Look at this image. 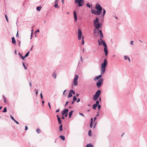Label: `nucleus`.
Returning <instances> with one entry per match:
<instances>
[{
    "label": "nucleus",
    "instance_id": "22",
    "mask_svg": "<svg viewBox=\"0 0 147 147\" xmlns=\"http://www.w3.org/2000/svg\"><path fill=\"white\" fill-rule=\"evenodd\" d=\"M72 93L71 92H70V90L68 94V96L67 97L68 98H70V97H72Z\"/></svg>",
    "mask_w": 147,
    "mask_h": 147
},
{
    "label": "nucleus",
    "instance_id": "52",
    "mask_svg": "<svg viewBox=\"0 0 147 147\" xmlns=\"http://www.w3.org/2000/svg\"><path fill=\"white\" fill-rule=\"evenodd\" d=\"M16 36L17 37H19V34L18 33V31L16 35Z\"/></svg>",
    "mask_w": 147,
    "mask_h": 147
},
{
    "label": "nucleus",
    "instance_id": "46",
    "mask_svg": "<svg viewBox=\"0 0 147 147\" xmlns=\"http://www.w3.org/2000/svg\"><path fill=\"white\" fill-rule=\"evenodd\" d=\"M3 97L4 98V101H6V100L5 97L3 95Z\"/></svg>",
    "mask_w": 147,
    "mask_h": 147
},
{
    "label": "nucleus",
    "instance_id": "27",
    "mask_svg": "<svg viewBox=\"0 0 147 147\" xmlns=\"http://www.w3.org/2000/svg\"><path fill=\"white\" fill-rule=\"evenodd\" d=\"M59 138L63 140H65V137L63 136H59Z\"/></svg>",
    "mask_w": 147,
    "mask_h": 147
},
{
    "label": "nucleus",
    "instance_id": "13",
    "mask_svg": "<svg viewBox=\"0 0 147 147\" xmlns=\"http://www.w3.org/2000/svg\"><path fill=\"white\" fill-rule=\"evenodd\" d=\"M68 109H65L63 110L62 113V116L64 115L65 114L68 113Z\"/></svg>",
    "mask_w": 147,
    "mask_h": 147
},
{
    "label": "nucleus",
    "instance_id": "1",
    "mask_svg": "<svg viewBox=\"0 0 147 147\" xmlns=\"http://www.w3.org/2000/svg\"><path fill=\"white\" fill-rule=\"evenodd\" d=\"M108 64V61L106 59H105L103 62L102 63L101 65V69L100 71L102 74H104L106 70V67Z\"/></svg>",
    "mask_w": 147,
    "mask_h": 147
},
{
    "label": "nucleus",
    "instance_id": "4",
    "mask_svg": "<svg viewBox=\"0 0 147 147\" xmlns=\"http://www.w3.org/2000/svg\"><path fill=\"white\" fill-rule=\"evenodd\" d=\"M84 2V0H75V3H78V6L81 7L83 5Z\"/></svg>",
    "mask_w": 147,
    "mask_h": 147
},
{
    "label": "nucleus",
    "instance_id": "38",
    "mask_svg": "<svg viewBox=\"0 0 147 147\" xmlns=\"http://www.w3.org/2000/svg\"><path fill=\"white\" fill-rule=\"evenodd\" d=\"M86 6L87 7H88L89 8H90L91 6V5H90L89 3H87L86 4Z\"/></svg>",
    "mask_w": 147,
    "mask_h": 147
},
{
    "label": "nucleus",
    "instance_id": "6",
    "mask_svg": "<svg viewBox=\"0 0 147 147\" xmlns=\"http://www.w3.org/2000/svg\"><path fill=\"white\" fill-rule=\"evenodd\" d=\"M78 77L79 76L78 75H76L74 79L73 83L75 86H77L78 85Z\"/></svg>",
    "mask_w": 147,
    "mask_h": 147
},
{
    "label": "nucleus",
    "instance_id": "53",
    "mask_svg": "<svg viewBox=\"0 0 147 147\" xmlns=\"http://www.w3.org/2000/svg\"><path fill=\"white\" fill-rule=\"evenodd\" d=\"M96 101H101V99L100 97H99V100H96Z\"/></svg>",
    "mask_w": 147,
    "mask_h": 147
},
{
    "label": "nucleus",
    "instance_id": "50",
    "mask_svg": "<svg viewBox=\"0 0 147 147\" xmlns=\"http://www.w3.org/2000/svg\"><path fill=\"white\" fill-rule=\"evenodd\" d=\"M96 29H95L93 31V33L94 34H95L96 33Z\"/></svg>",
    "mask_w": 147,
    "mask_h": 147
},
{
    "label": "nucleus",
    "instance_id": "5",
    "mask_svg": "<svg viewBox=\"0 0 147 147\" xmlns=\"http://www.w3.org/2000/svg\"><path fill=\"white\" fill-rule=\"evenodd\" d=\"M95 9L97 10L101 13H102V8L98 3H96V5Z\"/></svg>",
    "mask_w": 147,
    "mask_h": 147
},
{
    "label": "nucleus",
    "instance_id": "3",
    "mask_svg": "<svg viewBox=\"0 0 147 147\" xmlns=\"http://www.w3.org/2000/svg\"><path fill=\"white\" fill-rule=\"evenodd\" d=\"M103 82V78H101L98 80L96 83V86L98 88H99L102 85Z\"/></svg>",
    "mask_w": 147,
    "mask_h": 147
},
{
    "label": "nucleus",
    "instance_id": "11",
    "mask_svg": "<svg viewBox=\"0 0 147 147\" xmlns=\"http://www.w3.org/2000/svg\"><path fill=\"white\" fill-rule=\"evenodd\" d=\"M74 16V20L75 22H76L77 20V13L76 11H74L73 12Z\"/></svg>",
    "mask_w": 147,
    "mask_h": 147
},
{
    "label": "nucleus",
    "instance_id": "10",
    "mask_svg": "<svg viewBox=\"0 0 147 147\" xmlns=\"http://www.w3.org/2000/svg\"><path fill=\"white\" fill-rule=\"evenodd\" d=\"M103 74H102L101 73V72H100V74L99 76L95 77L94 78V80L95 81H96L101 78V77L102 76V75Z\"/></svg>",
    "mask_w": 147,
    "mask_h": 147
},
{
    "label": "nucleus",
    "instance_id": "7",
    "mask_svg": "<svg viewBox=\"0 0 147 147\" xmlns=\"http://www.w3.org/2000/svg\"><path fill=\"white\" fill-rule=\"evenodd\" d=\"M91 12L92 13L97 15H100L101 13L98 11L93 9H92Z\"/></svg>",
    "mask_w": 147,
    "mask_h": 147
},
{
    "label": "nucleus",
    "instance_id": "19",
    "mask_svg": "<svg viewBox=\"0 0 147 147\" xmlns=\"http://www.w3.org/2000/svg\"><path fill=\"white\" fill-rule=\"evenodd\" d=\"M12 42L13 44H16V42L14 37H11Z\"/></svg>",
    "mask_w": 147,
    "mask_h": 147
},
{
    "label": "nucleus",
    "instance_id": "2",
    "mask_svg": "<svg viewBox=\"0 0 147 147\" xmlns=\"http://www.w3.org/2000/svg\"><path fill=\"white\" fill-rule=\"evenodd\" d=\"M103 46L104 47V51L105 53V55L107 56L108 53V51L107 50V45L105 41H103Z\"/></svg>",
    "mask_w": 147,
    "mask_h": 147
},
{
    "label": "nucleus",
    "instance_id": "45",
    "mask_svg": "<svg viewBox=\"0 0 147 147\" xmlns=\"http://www.w3.org/2000/svg\"><path fill=\"white\" fill-rule=\"evenodd\" d=\"M79 114H80V115H81L83 117H84V115L82 113H79Z\"/></svg>",
    "mask_w": 147,
    "mask_h": 147
},
{
    "label": "nucleus",
    "instance_id": "35",
    "mask_svg": "<svg viewBox=\"0 0 147 147\" xmlns=\"http://www.w3.org/2000/svg\"><path fill=\"white\" fill-rule=\"evenodd\" d=\"M17 42H18V45H19L20 47V44L21 43L20 41L18 40H17Z\"/></svg>",
    "mask_w": 147,
    "mask_h": 147
},
{
    "label": "nucleus",
    "instance_id": "51",
    "mask_svg": "<svg viewBox=\"0 0 147 147\" xmlns=\"http://www.w3.org/2000/svg\"><path fill=\"white\" fill-rule=\"evenodd\" d=\"M40 31L39 29H38L36 31H35V32H39Z\"/></svg>",
    "mask_w": 147,
    "mask_h": 147
},
{
    "label": "nucleus",
    "instance_id": "15",
    "mask_svg": "<svg viewBox=\"0 0 147 147\" xmlns=\"http://www.w3.org/2000/svg\"><path fill=\"white\" fill-rule=\"evenodd\" d=\"M99 20L98 17H96L95 20H94V25L96 24V23H99Z\"/></svg>",
    "mask_w": 147,
    "mask_h": 147
},
{
    "label": "nucleus",
    "instance_id": "32",
    "mask_svg": "<svg viewBox=\"0 0 147 147\" xmlns=\"http://www.w3.org/2000/svg\"><path fill=\"white\" fill-rule=\"evenodd\" d=\"M54 7L55 8H59V6L58 4L57 3H55L54 5Z\"/></svg>",
    "mask_w": 147,
    "mask_h": 147
},
{
    "label": "nucleus",
    "instance_id": "55",
    "mask_svg": "<svg viewBox=\"0 0 147 147\" xmlns=\"http://www.w3.org/2000/svg\"><path fill=\"white\" fill-rule=\"evenodd\" d=\"M80 60L82 62V61H83V60H82V56H81L80 57Z\"/></svg>",
    "mask_w": 147,
    "mask_h": 147
},
{
    "label": "nucleus",
    "instance_id": "48",
    "mask_svg": "<svg viewBox=\"0 0 147 147\" xmlns=\"http://www.w3.org/2000/svg\"><path fill=\"white\" fill-rule=\"evenodd\" d=\"M22 60H24L25 59V58L24 57L22 56L21 57Z\"/></svg>",
    "mask_w": 147,
    "mask_h": 147
},
{
    "label": "nucleus",
    "instance_id": "62",
    "mask_svg": "<svg viewBox=\"0 0 147 147\" xmlns=\"http://www.w3.org/2000/svg\"><path fill=\"white\" fill-rule=\"evenodd\" d=\"M29 84L30 87H31L32 86L31 82H30Z\"/></svg>",
    "mask_w": 147,
    "mask_h": 147
},
{
    "label": "nucleus",
    "instance_id": "57",
    "mask_svg": "<svg viewBox=\"0 0 147 147\" xmlns=\"http://www.w3.org/2000/svg\"><path fill=\"white\" fill-rule=\"evenodd\" d=\"M40 97H41V98H42L43 97H42V93H40Z\"/></svg>",
    "mask_w": 147,
    "mask_h": 147
},
{
    "label": "nucleus",
    "instance_id": "31",
    "mask_svg": "<svg viewBox=\"0 0 147 147\" xmlns=\"http://www.w3.org/2000/svg\"><path fill=\"white\" fill-rule=\"evenodd\" d=\"M77 99L75 96H74L73 98V101H76L77 100Z\"/></svg>",
    "mask_w": 147,
    "mask_h": 147
},
{
    "label": "nucleus",
    "instance_id": "44",
    "mask_svg": "<svg viewBox=\"0 0 147 147\" xmlns=\"http://www.w3.org/2000/svg\"><path fill=\"white\" fill-rule=\"evenodd\" d=\"M97 106H98V109L99 110H100V107H101L100 105H98Z\"/></svg>",
    "mask_w": 147,
    "mask_h": 147
},
{
    "label": "nucleus",
    "instance_id": "24",
    "mask_svg": "<svg viewBox=\"0 0 147 147\" xmlns=\"http://www.w3.org/2000/svg\"><path fill=\"white\" fill-rule=\"evenodd\" d=\"M62 126V125L61 124L59 127V131H61L63 130Z\"/></svg>",
    "mask_w": 147,
    "mask_h": 147
},
{
    "label": "nucleus",
    "instance_id": "17",
    "mask_svg": "<svg viewBox=\"0 0 147 147\" xmlns=\"http://www.w3.org/2000/svg\"><path fill=\"white\" fill-rule=\"evenodd\" d=\"M101 93V91H100V90H98L95 92V94L98 96H99Z\"/></svg>",
    "mask_w": 147,
    "mask_h": 147
},
{
    "label": "nucleus",
    "instance_id": "34",
    "mask_svg": "<svg viewBox=\"0 0 147 147\" xmlns=\"http://www.w3.org/2000/svg\"><path fill=\"white\" fill-rule=\"evenodd\" d=\"M36 131L38 134L40 132V130L39 128H37L36 129Z\"/></svg>",
    "mask_w": 147,
    "mask_h": 147
},
{
    "label": "nucleus",
    "instance_id": "37",
    "mask_svg": "<svg viewBox=\"0 0 147 147\" xmlns=\"http://www.w3.org/2000/svg\"><path fill=\"white\" fill-rule=\"evenodd\" d=\"M88 135L89 136H92L91 131L90 130H89L88 132Z\"/></svg>",
    "mask_w": 147,
    "mask_h": 147
},
{
    "label": "nucleus",
    "instance_id": "21",
    "mask_svg": "<svg viewBox=\"0 0 147 147\" xmlns=\"http://www.w3.org/2000/svg\"><path fill=\"white\" fill-rule=\"evenodd\" d=\"M59 115H57V119L58 121V123L59 124H61V123L62 122L61 120V119L60 117H58Z\"/></svg>",
    "mask_w": 147,
    "mask_h": 147
},
{
    "label": "nucleus",
    "instance_id": "42",
    "mask_svg": "<svg viewBox=\"0 0 147 147\" xmlns=\"http://www.w3.org/2000/svg\"><path fill=\"white\" fill-rule=\"evenodd\" d=\"M124 59L125 60H126L127 59H128V57H127V56H125L124 57Z\"/></svg>",
    "mask_w": 147,
    "mask_h": 147
},
{
    "label": "nucleus",
    "instance_id": "36",
    "mask_svg": "<svg viewBox=\"0 0 147 147\" xmlns=\"http://www.w3.org/2000/svg\"><path fill=\"white\" fill-rule=\"evenodd\" d=\"M22 64H23V66L24 67V69H27V68L26 67V66L25 65V64L23 62H22Z\"/></svg>",
    "mask_w": 147,
    "mask_h": 147
},
{
    "label": "nucleus",
    "instance_id": "56",
    "mask_svg": "<svg viewBox=\"0 0 147 147\" xmlns=\"http://www.w3.org/2000/svg\"><path fill=\"white\" fill-rule=\"evenodd\" d=\"M18 54L20 55V57H21L22 56V55L20 53H18Z\"/></svg>",
    "mask_w": 147,
    "mask_h": 147
},
{
    "label": "nucleus",
    "instance_id": "63",
    "mask_svg": "<svg viewBox=\"0 0 147 147\" xmlns=\"http://www.w3.org/2000/svg\"><path fill=\"white\" fill-rule=\"evenodd\" d=\"M34 45L33 46H32V47L30 49V51H32V50L33 47H34Z\"/></svg>",
    "mask_w": 147,
    "mask_h": 147
},
{
    "label": "nucleus",
    "instance_id": "43",
    "mask_svg": "<svg viewBox=\"0 0 147 147\" xmlns=\"http://www.w3.org/2000/svg\"><path fill=\"white\" fill-rule=\"evenodd\" d=\"M102 10H103V14H105V13H106V11L105 10V9H102Z\"/></svg>",
    "mask_w": 147,
    "mask_h": 147
},
{
    "label": "nucleus",
    "instance_id": "28",
    "mask_svg": "<svg viewBox=\"0 0 147 147\" xmlns=\"http://www.w3.org/2000/svg\"><path fill=\"white\" fill-rule=\"evenodd\" d=\"M52 76L55 79L56 78V74L55 73V72H54L52 74Z\"/></svg>",
    "mask_w": 147,
    "mask_h": 147
},
{
    "label": "nucleus",
    "instance_id": "40",
    "mask_svg": "<svg viewBox=\"0 0 147 147\" xmlns=\"http://www.w3.org/2000/svg\"><path fill=\"white\" fill-rule=\"evenodd\" d=\"M5 18H6V21H7V22H8V19L7 15H5Z\"/></svg>",
    "mask_w": 147,
    "mask_h": 147
},
{
    "label": "nucleus",
    "instance_id": "20",
    "mask_svg": "<svg viewBox=\"0 0 147 147\" xmlns=\"http://www.w3.org/2000/svg\"><path fill=\"white\" fill-rule=\"evenodd\" d=\"M68 91L66 90H65L63 92V95L65 96H66L67 94Z\"/></svg>",
    "mask_w": 147,
    "mask_h": 147
},
{
    "label": "nucleus",
    "instance_id": "41",
    "mask_svg": "<svg viewBox=\"0 0 147 147\" xmlns=\"http://www.w3.org/2000/svg\"><path fill=\"white\" fill-rule=\"evenodd\" d=\"M30 53V51H28L25 54V55L27 57L29 55Z\"/></svg>",
    "mask_w": 147,
    "mask_h": 147
},
{
    "label": "nucleus",
    "instance_id": "18",
    "mask_svg": "<svg viewBox=\"0 0 147 147\" xmlns=\"http://www.w3.org/2000/svg\"><path fill=\"white\" fill-rule=\"evenodd\" d=\"M99 102H96V103L93 105V108L94 109H96V108L97 107L99 104Z\"/></svg>",
    "mask_w": 147,
    "mask_h": 147
},
{
    "label": "nucleus",
    "instance_id": "61",
    "mask_svg": "<svg viewBox=\"0 0 147 147\" xmlns=\"http://www.w3.org/2000/svg\"><path fill=\"white\" fill-rule=\"evenodd\" d=\"M68 114V113H66V114H65V117H66L67 116Z\"/></svg>",
    "mask_w": 147,
    "mask_h": 147
},
{
    "label": "nucleus",
    "instance_id": "33",
    "mask_svg": "<svg viewBox=\"0 0 147 147\" xmlns=\"http://www.w3.org/2000/svg\"><path fill=\"white\" fill-rule=\"evenodd\" d=\"M70 91L71 93L73 94L74 95H75L76 94L75 91L73 90H71Z\"/></svg>",
    "mask_w": 147,
    "mask_h": 147
},
{
    "label": "nucleus",
    "instance_id": "54",
    "mask_svg": "<svg viewBox=\"0 0 147 147\" xmlns=\"http://www.w3.org/2000/svg\"><path fill=\"white\" fill-rule=\"evenodd\" d=\"M105 14H103L101 16V17L102 18H103L104 16H105Z\"/></svg>",
    "mask_w": 147,
    "mask_h": 147
},
{
    "label": "nucleus",
    "instance_id": "29",
    "mask_svg": "<svg viewBox=\"0 0 147 147\" xmlns=\"http://www.w3.org/2000/svg\"><path fill=\"white\" fill-rule=\"evenodd\" d=\"M41 8V7L38 6L36 7V10L38 11H40V10Z\"/></svg>",
    "mask_w": 147,
    "mask_h": 147
},
{
    "label": "nucleus",
    "instance_id": "9",
    "mask_svg": "<svg viewBox=\"0 0 147 147\" xmlns=\"http://www.w3.org/2000/svg\"><path fill=\"white\" fill-rule=\"evenodd\" d=\"M94 26L96 28L98 29L101 28L102 26V24L101 23H97V24H94Z\"/></svg>",
    "mask_w": 147,
    "mask_h": 147
},
{
    "label": "nucleus",
    "instance_id": "39",
    "mask_svg": "<svg viewBox=\"0 0 147 147\" xmlns=\"http://www.w3.org/2000/svg\"><path fill=\"white\" fill-rule=\"evenodd\" d=\"M7 111V108L6 107H5L3 111V112L5 113Z\"/></svg>",
    "mask_w": 147,
    "mask_h": 147
},
{
    "label": "nucleus",
    "instance_id": "14",
    "mask_svg": "<svg viewBox=\"0 0 147 147\" xmlns=\"http://www.w3.org/2000/svg\"><path fill=\"white\" fill-rule=\"evenodd\" d=\"M98 33H100V36L101 38H103L104 36L102 31L101 30H98Z\"/></svg>",
    "mask_w": 147,
    "mask_h": 147
},
{
    "label": "nucleus",
    "instance_id": "12",
    "mask_svg": "<svg viewBox=\"0 0 147 147\" xmlns=\"http://www.w3.org/2000/svg\"><path fill=\"white\" fill-rule=\"evenodd\" d=\"M104 41L102 39L100 38V40H98V45L99 46H101L102 45H103V43L102 42V41Z\"/></svg>",
    "mask_w": 147,
    "mask_h": 147
},
{
    "label": "nucleus",
    "instance_id": "26",
    "mask_svg": "<svg viewBox=\"0 0 147 147\" xmlns=\"http://www.w3.org/2000/svg\"><path fill=\"white\" fill-rule=\"evenodd\" d=\"M92 121H93V119L91 118V122L90 124V127L91 128L92 127Z\"/></svg>",
    "mask_w": 147,
    "mask_h": 147
},
{
    "label": "nucleus",
    "instance_id": "60",
    "mask_svg": "<svg viewBox=\"0 0 147 147\" xmlns=\"http://www.w3.org/2000/svg\"><path fill=\"white\" fill-rule=\"evenodd\" d=\"M28 129V127L27 126H25V130H26Z\"/></svg>",
    "mask_w": 147,
    "mask_h": 147
},
{
    "label": "nucleus",
    "instance_id": "64",
    "mask_svg": "<svg viewBox=\"0 0 147 147\" xmlns=\"http://www.w3.org/2000/svg\"><path fill=\"white\" fill-rule=\"evenodd\" d=\"M35 93H36V95H37L38 93V90H37V91H36Z\"/></svg>",
    "mask_w": 147,
    "mask_h": 147
},
{
    "label": "nucleus",
    "instance_id": "59",
    "mask_svg": "<svg viewBox=\"0 0 147 147\" xmlns=\"http://www.w3.org/2000/svg\"><path fill=\"white\" fill-rule=\"evenodd\" d=\"M58 2V0H55V3H57Z\"/></svg>",
    "mask_w": 147,
    "mask_h": 147
},
{
    "label": "nucleus",
    "instance_id": "16",
    "mask_svg": "<svg viewBox=\"0 0 147 147\" xmlns=\"http://www.w3.org/2000/svg\"><path fill=\"white\" fill-rule=\"evenodd\" d=\"M99 97V96L94 94L93 96V99L94 100L96 101L98 100V98Z\"/></svg>",
    "mask_w": 147,
    "mask_h": 147
},
{
    "label": "nucleus",
    "instance_id": "49",
    "mask_svg": "<svg viewBox=\"0 0 147 147\" xmlns=\"http://www.w3.org/2000/svg\"><path fill=\"white\" fill-rule=\"evenodd\" d=\"M134 41H131L130 42V44L131 45H134Z\"/></svg>",
    "mask_w": 147,
    "mask_h": 147
},
{
    "label": "nucleus",
    "instance_id": "58",
    "mask_svg": "<svg viewBox=\"0 0 147 147\" xmlns=\"http://www.w3.org/2000/svg\"><path fill=\"white\" fill-rule=\"evenodd\" d=\"M14 121L17 124H19V123L16 120H15Z\"/></svg>",
    "mask_w": 147,
    "mask_h": 147
},
{
    "label": "nucleus",
    "instance_id": "25",
    "mask_svg": "<svg viewBox=\"0 0 147 147\" xmlns=\"http://www.w3.org/2000/svg\"><path fill=\"white\" fill-rule=\"evenodd\" d=\"M84 36L83 35L82 37V41L81 42L82 45H83L84 44Z\"/></svg>",
    "mask_w": 147,
    "mask_h": 147
},
{
    "label": "nucleus",
    "instance_id": "23",
    "mask_svg": "<svg viewBox=\"0 0 147 147\" xmlns=\"http://www.w3.org/2000/svg\"><path fill=\"white\" fill-rule=\"evenodd\" d=\"M73 112V111H70L69 113V118H70L71 117V116L72 115Z\"/></svg>",
    "mask_w": 147,
    "mask_h": 147
},
{
    "label": "nucleus",
    "instance_id": "47",
    "mask_svg": "<svg viewBox=\"0 0 147 147\" xmlns=\"http://www.w3.org/2000/svg\"><path fill=\"white\" fill-rule=\"evenodd\" d=\"M11 119L13 120L14 121L15 120V119L14 118L12 117V116L11 115Z\"/></svg>",
    "mask_w": 147,
    "mask_h": 147
},
{
    "label": "nucleus",
    "instance_id": "30",
    "mask_svg": "<svg viewBox=\"0 0 147 147\" xmlns=\"http://www.w3.org/2000/svg\"><path fill=\"white\" fill-rule=\"evenodd\" d=\"M86 147H93V146L91 144H87Z\"/></svg>",
    "mask_w": 147,
    "mask_h": 147
},
{
    "label": "nucleus",
    "instance_id": "8",
    "mask_svg": "<svg viewBox=\"0 0 147 147\" xmlns=\"http://www.w3.org/2000/svg\"><path fill=\"white\" fill-rule=\"evenodd\" d=\"M82 32L80 29L78 30V38L79 40H80L82 38Z\"/></svg>",
    "mask_w": 147,
    "mask_h": 147
}]
</instances>
